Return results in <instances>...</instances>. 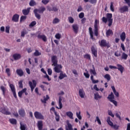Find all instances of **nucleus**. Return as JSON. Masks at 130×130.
Segmentation results:
<instances>
[{
    "instance_id": "obj_6",
    "label": "nucleus",
    "mask_w": 130,
    "mask_h": 130,
    "mask_svg": "<svg viewBox=\"0 0 130 130\" xmlns=\"http://www.w3.org/2000/svg\"><path fill=\"white\" fill-rule=\"evenodd\" d=\"M50 111H52L54 112V114L55 116V119L56 122H59L60 117L59 116V114H58L57 113V112H56V111H55V108L54 107H52L50 109Z\"/></svg>"
},
{
    "instance_id": "obj_26",
    "label": "nucleus",
    "mask_w": 130,
    "mask_h": 130,
    "mask_svg": "<svg viewBox=\"0 0 130 130\" xmlns=\"http://www.w3.org/2000/svg\"><path fill=\"white\" fill-rule=\"evenodd\" d=\"M67 116L69 117L71 119H74V114L71 111L66 112Z\"/></svg>"
},
{
    "instance_id": "obj_15",
    "label": "nucleus",
    "mask_w": 130,
    "mask_h": 130,
    "mask_svg": "<svg viewBox=\"0 0 130 130\" xmlns=\"http://www.w3.org/2000/svg\"><path fill=\"white\" fill-rule=\"evenodd\" d=\"M19 17H20L19 15H18V14H15L13 16L12 18V21L15 22H17L19 20Z\"/></svg>"
},
{
    "instance_id": "obj_1",
    "label": "nucleus",
    "mask_w": 130,
    "mask_h": 130,
    "mask_svg": "<svg viewBox=\"0 0 130 130\" xmlns=\"http://www.w3.org/2000/svg\"><path fill=\"white\" fill-rule=\"evenodd\" d=\"M46 10V8H45V7H41L39 9H35L34 11V12L35 13L36 17L39 20L41 19V16L40 14L43 13ZM38 12L40 14H39Z\"/></svg>"
},
{
    "instance_id": "obj_17",
    "label": "nucleus",
    "mask_w": 130,
    "mask_h": 130,
    "mask_svg": "<svg viewBox=\"0 0 130 130\" xmlns=\"http://www.w3.org/2000/svg\"><path fill=\"white\" fill-rule=\"evenodd\" d=\"M51 60L52 62V66H56L57 64V57L55 55H53L51 57Z\"/></svg>"
},
{
    "instance_id": "obj_42",
    "label": "nucleus",
    "mask_w": 130,
    "mask_h": 130,
    "mask_svg": "<svg viewBox=\"0 0 130 130\" xmlns=\"http://www.w3.org/2000/svg\"><path fill=\"white\" fill-rule=\"evenodd\" d=\"M104 78L107 79L108 82H109L111 80V76H110V75L109 74H106L104 76Z\"/></svg>"
},
{
    "instance_id": "obj_40",
    "label": "nucleus",
    "mask_w": 130,
    "mask_h": 130,
    "mask_svg": "<svg viewBox=\"0 0 130 130\" xmlns=\"http://www.w3.org/2000/svg\"><path fill=\"white\" fill-rule=\"evenodd\" d=\"M83 57L86 59H88V60H90L91 59V56L89 54H86L84 55Z\"/></svg>"
},
{
    "instance_id": "obj_46",
    "label": "nucleus",
    "mask_w": 130,
    "mask_h": 130,
    "mask_svg": "<svg viewBox=\"0 0 130 130\" xmlns=\"http://www.w3.org/2000/svg\"><path fill=\"white\" fill-rule=\"evenodd\" d=\"M6 73L7 74L8 77L11 76V72L10 69L9 68H7L6 69Z\"/></svg>"
},
{
    "instance_id": "obj_43",
    "label": "nucleus",
    "mask_w": 130,
    "mask_h": 130,
    "mask_svg": "<svg viewBox=\"0 0 130 130\" xmlns=\"http://www.w3.org/2000/svg\"><path fill=\"white\" fill-rule=\"evenodd\" d=\"M101 98H102V96H100L98 93L94 94V99L95 100H98L99 99H101Z\"/></svg>"
},
{
    "instance_id": "obj_3",
    "label": "nucleus",
    "mask_w": 130,
    "mask_h": 130,
    "mask_svg": "<svg viewBox=\"0 0 130 130\" xmlns=\"http://www.w3.org/2000/svg\"><path fill=\"white\" fill-rule=\"evenodd\" d=\"M99 44L101 47H107V48H109L111 46L110 43L109 42L107 43V41L104 39H103L101 42H99Z\"/></svg>"
},
{
    "instance_id": "obj_28",
    "label": "nucleus",
    "mask_w": 130,
    "mask_h": 130,
    "mask_svg": "<svg viewBox=\"0 0 130 130\" xmlns=\"http://www.w3.org/2000/svg\"><path fill=\"white\" fill-rule=\"evenodd\" d=\"M9 121L11 124L13 125H16L17 124V120L15 118L10 119Z\"/></svg>"
},
{
    "instance_id": "obj_54",
    "label": "nucleus",
    "mask_w": 130,
    "mask_h": 130,
    "mask_svg": "<svg viewBox=\"0 0 130 130\" xmlns=\"http://www.w3.org/2000/svg\"><path fill=\"white\" fill-rule=\"evenodd\" d=\"M114 55H115V56H117V57H119V56H121V53L119 52L118 51L115 52Z\"/></svg>"
},
{
    "instance_id": "obj_63",
    "label": "nucleus",
    "mask_w": 130,
    "mask_h": 130,
    "mask_svg": "<svg viewBox=\"0 0 130 130\" xmlns=\"http://www.w3.org/2000/svg\"><path fill=\"white\" fill-rule=\"evenodd\" d=\"M42 3L44 5H46L49 3V0H42Z\"/></svg>"
},
{
    "instance_id": "obj_7",
    "label": "nucleus",
    "mask_w": 130,
    "mask_h": 130,
    "mask_svg": "<svg viewBox=\"0 0 130 130\" xmlns=\"http://www.w3.org/2000/svg\"><path fill=\"white\" fill-rule=\"evenodd\" d=\"M53 66L55 67L54 68V71L56 73H62V71H61V69H62V66L61 64H57L56 66Z\"/></svg>"
},
{
    "instance_id": "obj_19",
    "label": "nucleus",
    "mask_w": 130,
    "mask_h": 130,
    "mask_svg": "<svg viewBox=\"0 0 130 130\" xmlns=\"http://www.w3.org/2000/svg\"><path fill=\"white\" fill-rule=\"evenodd\" d=\"M16 73L19 77H22L24 76V72L21 69H18L16 70Z\"/></svg>"
},
{
    "instance_id": "obj_5",
    "label": "nucleus",
    "mask_w": 130,
    "mask_h": 130,
    "mask_svg": "<svg viewBox=\"0 0 130 130\" xmlns=\"http://www.w3.org/2000/svg\"><path fill=\"white\" fill-rule=\"evenodd\" d=\"M28 84H29V87L31 89V92H33L35 88L37 86V81L35 80H32V82L29 81Z\"/></svg>"
},
{
    "instance_id": "obj_51",
    "label": "nucleus",
    "mask_w": 130,
    "mask_h": 130,
    "mask_svg": "<svg viewBox=\"0 0 130 130\" xmlns=\"http://www.w3.org/2000/svg\"><path fill=\"white\" fill-rule=\"evenodd\" d=\"M114 3L113 2H111V5H110V10L112 11H114Z\"/></svg>"
},
{
    "instance_id": "obj_2",
    "label": "nucleus",
    "mask_w": 130,
    "mask_h": 130,
    "mask_svg": "<svg viewBox=\"0 0 130 130\" xmlns=\"http://www.w3.org/2000/svg\"><path fill=\"white\" fill-rule=\"evenodd\" d=\"M117 67H116V66H113L110 65L109 66V68L111 69V70L112 69H115V70H118V71L120 72V73L121 74H122L123 72V70L124 69V67H122V66L120 64H117Z\"/></svg>"
},
{
    "instance_id": "obj_47",
    "label": "nucleus",
    "mask_w": 130,
    "mask_h": 130,
    "mask_svg": "<svg viewBox=\"0 0 130 130\" xmlns=\"http://www.w3.org/2000/svg\"><path fill=\"white\" fill-rule=\"evenodd\" d=\"M27 18V16H21L20 17V21L22 22L24 20H25Z\"/></svg>"
},
{
    "instance_id": "obj_35",
    "label": "nucleus",
    "mask_w": 130,
    "mask_h": 130,
    "mask_svg": "<svg viewBox=\"0 0 130 130\" xmlns=\"http://www.w3.org/2000/svg\"><path fill=\"white\" fill-rule=\"evenodd\" d=\"M107 122L108 123V124L112 127L113 126V122L110 120V117H108L107 119Z\"/></svg>"
},
{
    "instance_id": "obj_53",
    "label": "nucleus",
    "mask_w": 130,
    "mask_h": 130,
    "mask_svg": "<svg viewBox=\"0 0 130 130\" xmlns=\"http://www.w3.org/2000/svg\"><path fill=\"white\" fill-rule=\"evenodd\" d=\"M84 16H85V14H84V12H81L79 15V17L80 19L84 18Z\"/></svg>"
},
{
    "instance_id": "obj_24",
    "label": "nucleus",
    "mask_w": 130,
    "mask_h": 130,
    "mask_svg": "<svg viewBox=\"0 0 130 130\" xmlns=\"http://www.w3.org/2000/svg\"><path fill=\"white\" fill-rule=\"evenodd\" d=\"M106 35L108 38L109 37V36H112V35H113V32L111 29H109L106 31Z\"/></svg>"
},
{
    "instance_id": "obj_31",
    "label": "nucleus",
    "mask_w": 130,
    "mask_h": 130,
    "mask_svg": "<svg viewBox=\"0 0 130 130\" xmlns=\"http://www.w3.org/2000/svg\"><path fill=\"white\" fill-rule=\"evenodd\" d=\"M0 88L3 92V95L4 96H6V92L7 91V89L6 88V87L4 86H1Z\"/></svg>"
},
{
    "instance_id": "obj_37",
    "label": "nucleus",
    "mask_w": 130,
    "mask_h": 130,
    "mask_svg": "<svg viewBox=\"0 0 130 130\" xmlns=\"http://www.w3.org/2000/svg\"><path fill=\"white\" fill-rule=\"evenodd\" d=\"M20 129L21 130H26L27 126L26 124H22L21 123H20Z\"/></svg>"
},
{
    "instance_id": "obj_59",
    "label": "nucleus",
    "mask_w": 130,
    "mask_h": 130,
    "mask_svg": "<svg viewBox=\"0 0 130 130\" xmlns=\"http://www.w3.org/2000/svg\"><path fill=\"white\" fill-rule=\"evenodd\" d=\"M108 19L107 18H106L105 17H103L102 18V21L105 23H106L108 21Z\"/></svg>"
},
{
    "instance_id": "obj_34",
    "label": "nucleus",
    "mask_w": 130,
    "mask_h": 130,
    "mask_svg": "<svg viewBox=\"0 0 130 130\" xmlns=\"http://www.w3.org/2000/svg\"><path fill=\"white\" fill-rule=\"evenodd\" d=\"M49 100V96L48 95H46V98H45L44 100L41 99V101L42 103L46 104V101Z\"/></svg>"
},
{
    "instance_id": "obj_12",
    "label": "nucleus",
    "mask_w": 130,
    "mask_h": 130,
    "mask_svg": "<svg viewBox=\"0 0 130 130\" xmlns=\"http://www.w3.org/2000/svg\"><path fill=\"white\" fill-rule=\"evenodd\" d=\"M91 50L92 54H93V55H94L95 57H97L98 56L97 48H95L94 46H92L91 47Z\"/></svg>"
},
{
    "instance_id": "obj_22",
    "label": "nucleus",
    "mask_w": 130,
    "mask_h": 130,
    "mask_svg": "<svg viewBox=\"0 0 130 130\" xmlns=\"http://www.w3.org/2000/svg\"><path fill=\"white\" fill-rule=\"evenodd\" d=\"M120 39L122 42H124L126 38V34L124 31L122 32L120 36Z\"/></svg>"
},
{
    "instance_id": "obj_45",
    "label": "nucleus",
    "mask_w": 130,
    "mask_h": 130,
    "mask_svg": "<svg viewBox=\"0 0 130 130\" xmlns=\"http://www.w3.org/2000/svg\"><path fill=\"white\" fill-rule=\"evenodd\" d=\"M76 115L77 118L79 119V120H82V116H81V112L79 111V112H76Z\"/></svg>"
},
{
    "instance_id": "obj_30",
    "label": "nucleus",
    "mask_w": 130,
    "mask_h": 130,
    "mask_svg": "<svg viewBox=\"0 0 130 130\" xmlns=\"http://www.w3.org/2000/svg\"><path fill=\"white\" fill-rule=\"evenodd\" d=\"M26 34H28V31L26 29H23L21 31V37H23V38H24Z\"/></svg>"
},
{
    "instance_id": "obj_52",
    "label": "nucleus",
    "mask_w": 130,
    "mask_h": 130,
    "mask_svg": "<svg viewBox=\"0 0 130 130\" xmlns=\"http://www.w3.org/2000/svg\"><path fill=\"white\" fill-rule=\"evenodd\" d=\"M112 127H113L115 130H118V128L119 127V125L117 124H113Z\"/></svg>"
},
{
    "instance_id": "obj_41",
    "label": "nucleus",
    "mask_w": 130,
    "mask_h": 130,
    "mask_svg": "<svg viewBox=\"0 0 130 130\" xmlns=\"http://www.w3.org/2000/svg\"><path fill=\"white\" fill-rule=\"evenodd\" d=\"M42 53L39 52L38 50H36L35 52L34 53L35 56H39V55H41Z\"/></svg>"
},
{
    "instance_id": "obj_10",
    "label": "nucleus",
    "mask_w": 130,
    "mask_h": 130,
    "mask_svg": "<svg viewBox=\"0 0 130 130\" xmlns=\"http://www.w3.org/2000/svg\"><path fill=\"white\" fill-rule=\"evenodd\" d=\"M94 33L95 36L96 37L98 36V20L96 19L95 20L94 24Z\"/></svg>"
},
{
    "instance_id": "obj_33",
    "label": "nucleus",
    "mask_w": 130,
    "mask_h": 130,
    "mask_svg": "<svg viewBox=\"0 0 130 130\" xmlns=\"http://www.w3.org/2000/svg\"><path fill=\"white\" fill-rule=\"evenodd\" d=\"M107 99L109 101H111L112 100H113L114 99V95L113 93V92H111L110 94L109 95Z\"/></svg>"
},
{
    "instance_id": "obj_44",
    "label": "nucleus",
    "mask_w": 130,
    "mask_h": 130,
    "mask_svg": "<svg viewBox=\"0 0 130 130\" xmlns=\"http://www.w3.org/2000/svg\"><path fill=\"white\" fill-rule=\"evenodd\" d=\"M23 80H20V81L18 82V85H19V87L20 88H23Z\"/></svg>"
},
{
    "instance_id": "obj_9",
    "label": "nucleus",
    "mask_w": 130,
    "mask_h": 130,
    "mask_svg": "<svg viewBox=\"0 0 130 130\" xmlns=\"http://www.w3.org/2000/svg\"><path fill=\"white\" fill-rule=\"evenodd\" d=\"M10 87L11 88L12 92L13 93L14 98L17 99V94H16V88H15V85H13V84H11L10 85Z\"/></svg>"
},
{
    "instance_id": "obj_49",
    "label": "nucleus",
    "mask_w": 130,
    "mask_h": 130,
    "mask_svg": "<svg viewBox=\"0 0 130 130\" xmlns=\"http://www.w3.org/2000/svg\"><path fill=\"white\" fill-rule=\"evenodd\" d=\"M58 22H59V19H58L57 18H54L53 20V24L57 23Z\"/></svg>"
},
{
    "instance_id": "obj_39",
    "label": "nucleus",
    "mask_w": 130,
    "mask_h": 130,
    "mask_svg": "<svg viewBox=\"0 0 130 130\" xmlns=\"http://www.w3.org/2000/svg\"><path fill=\"white\" fill-rule=\"evenodd\" d=\"M29 6L31 7L35 6L37 5L36 2L35 1V0H31L29 4Z\"/></svg>"
},
{
    "instance_id": "obj_16",
    "label": "nucleus",
    "mask_w": 130,
    "mask_h": 130,
    "mask_svg": "<svg viewBox=\"0 0 130 130\" xmlns=\"http://www.w3.org/2000/svg\"><path fill=\"white\" fill-rule=\"evenodd\" d=\"M37 37L38 39H42L44 42H46L47 41V38H46V36L44 35H41V34H39L37 36Z\"/></svg>"
},
{
    "instance_id": "obj_18",
    "label": "nucleus",
    "mask_w": 130,
    "mask_h": 130,
    "mask_svg": "<svg viewBox=\"0 0 130 130\" xmlns=\"http://www.w3.org/2000/svg\"><path fill=\"white\" fill-rule=\"evenodd\" d=\"M43 121L42 120H39L38 121L37 126L39 130H42L43 129Z\"/></svg>"
},
{
    "instance_id": "obj_62",
    "label": "nucleus",
    "mask_w": 130,
    "mask_h": 130,
    "mask_svg": "<svg viewBox=\"0 0 130 130\" xmlns=\"http://www.w3.org/2000/svg\"><path fill=\"white\" fill-rule=\"evenodd\" d=\"M58 11V8L57 7H53L52 8V11L57 12Z\"/></svg>"
},
{
    "instance_id": "obj_36",
    "label": "nucleus",
    "mask_w": 130,
    "mask_h": 130,
    "mask_svg": "<svg viewBox=\"0 0 130 130\" xmlns=\"http://www.w3.org/2000/svg\"><path fill=\"white\" fill-rule=\"evenodd\" d=\"M128 57V55L124 52H123L121 55V59H124L126 60Z\"/></svg>"
},
{
    "instance_id": "obj_57",
    "label": "nucleus",
    "mask_w": 130,
    "mask_h": 130,
    "mask_svg": "<svg viewBox=\"0 0 130 130\" xmlns=\"http://www.w3.org/2000/svg\"><path fill=\"white\" fill-rule=\"evenodd\" d=\"M108 22H109V24H108L109 26H111L112 24V22H113V19H108Z\"/></svg>"
},
{
    "instance_id": "obj_14",
    "label": "nucleus",
    "mask_w": 130,
    "mask_h": 130,
    "mask_svg": "<svg viewBox=\"0 0 130 130\" xmlns=\"http://www.w3.org/2000/svg\"><path fill=\"white\" fill-rule=\"evenodd\" d=\"M119 10L121 13H123L125 12H128L129 11L128 7L127 6H124L121 7L119 9Z\"/></svg>"
},
{
    "instance_id": "obj_38",
    "label": "nucleus",
    "mask_w": 130,
    "mask_h": 130,
    "mask_svg": "<svg viewBox=\"0 0 130 130\" xmlns=\"http://www.w3.org/2000/svg\"><path fill=\"white\" fill-rule=\"evenodd\" d=\"M67 125H68V130H73V126L72 125V124L70 123L69 122V121H67Z\"/></svg>"
},
{
    "instance_id": "obj_61",
    "label": "nucleus",
    "mask_w": 130,
    "mask_h": 130,
    "mask_svg": "<svg viewBox=\"0 0 130 130\" xmlns=\"http://www.w3.org/2000/svg\"><path fill=\"white\" fill-rule=\"evenodd\" d=\"M84 76L86 78H89L90 75L88 74V72L86 73H84Z\"/></svg>"
},
{
    "instance_id": "obj_56",
    "label": "nucleus",
    "mask_w": 130,
    "mask_h": 130,
    "mask_svg": "<svg viewBox=\"0 0 130 130\" xmlns=\"http://www.w3.org/2000/svg\"><path fill=\"white\" fill-rule=\"evenodd\" d=\"M108 115L111 116L112 118L114 117V115L113 114L111 110L108 111Z\"/></svg>"
},
{
    "instance_id": "obj_50",
    "label": "nucleus",
    "mask_w": 130,
    "mask_h": 130,
    "mask_svg": "<svg viewBox=\"0 0 130 130\" xmlns=\"http://www.w3.org/2000/svg\"><path fill=\"white\" fill-rule=\"evenodd\" d=\"M37 24V22L36 21H33L32 22H31L30 24H29V26L30 27H33L35 25H36Z\"/></svg>"
},
{
    "instance_id": "obj_20",
    "label": "nucleus",
    "mask_w": 130,
    "mask_h": 130,
    "mask_svg": "<svg viewBox=\"0 0 130 130\" xmlns=\"http://www.w3.org/2000/svg\"><path fill=\"white\" fill-rule=\"evenodd\" d=\"M31 8H27L26 9H23L22 10V14L24 15H28L30 11Z\"/></svg>"
},
{
    "instance_id": "obj_25",
    "label": "nucleus",
    "mask_w": 130,
    "mask_h": 130,
    "mask_svg": "<svg viewBox=\"0 0 130 130\" xmlns=\"http://www.w3.org/2000/svg\"><path fill=\"white\" fill-rule=\"evenodd\" d=\"M67 77H68V76L67 75V74H63L62 71V72H60V75L58 77V78L59 80H62L64 78H67Z\"/></svg>"
},
{
    "instance_id": "obj_60",
    "label": "nucleus",
    "mask_w": 130,
    "mask_h": 130,
    "mask_svg": "<svg viewBox=\"0 0 130 130\" xmlns=\"http://www.w3.org/2000/svg\"><path fill=\"white\" fill-rule=\"evenodd\" d=\"M107 17L108 18V20L109 19H112V14H111V13H107Z\"/></svg>"
},
{
    "instance_id": "obj_55",
    "label": "nucleus",
    "mask_w": 130,
    "mask_h": 130,
    "mask_svg": "<svg viewBox=\"0 0 130 130\" xmlns=\"http://www.w3.org/2000/svg\"><path fill=\"white\" fill-rule=\"evenodd\" d=\"M55 37L56 39H60L61 37V35H60V34L58 33L55 35Z\"/></svg>"
},
{
    "instance_id": "obj_64",
    "label": "nucleus",
    "mask_w": 130,
    "mask_h": 130,
    "mask_svg": "<svg viewBox=\"0 0 130 130\" xmlns=\"http://www.w3.org/2000/svg\"><path fill=\"white\" fill-rule=\"evenodd\" d=\"M97 121V122H98L99 125H101L102 123H101V122L100 121V119H99L98 116L96 117V120H95V121Z\"/></svg>"
},
{
    "instance_id": "obj_32",
    "label": "nucleus",
    "mask_w": 130,
    "mask_h": 130,
    "mask_svg": "<svg viewBox=\"0 0 130 130\" xmlns=\"http://www.w3.org/2000/svg\"><path fill=\"white\" fill-rule=\"evenodd\" d=\"M62 101V99H61V97H59V108L56 107V108L58 109H61L62 108V104L61 103V101Z\"/></svg>"
},
{
    "instance_id": "obj_23",
    "label": "nucleus",
    "mask_w": 130,
    "mask_h": 130,
    "mask_svg": "<svg viewBox=\"0 0 130 130\" xmlns=\"http://www.w3.org/2000/svg\"><path fill=\"white\" fill-rule=\"evenodd\" d=\"M79 93L81 98L83 99L85 98V91H84V89H80L79 91Z\"/></svg>"
},
{
    "instance_id": "obj_27",
    "label": "nucleus",
    "mask_w": 130,
    "mask_h": 130,
    "mask_svg": "<svg viewBox=\"0 0 130 130\" xmlns=\"http://www.w3.org/2000/svg\"><path fill=\"white\" fill-rule=\"evenodd\" d=\"M88 30L91 39L92 40H95V39L93 38V32L92 30V28L91 27H89Z\"/></svg>"
},
{
    "instance_id": "obj_21",
    "label": "nucleus",
    "mask_w": 130,
    "mask_h": 130,
    "mask_svg": "<svg viewBox=\"0 0 130 130\" xmlns=\"http://www.w3.org/2000/svg\"><path fill=\"white\" fill-rule=\"evenodd\" d=\"M13 57L15 60H18L21 57V55L20 54L15 53L13 55Z\"/></svg>"
},
{
    "instance_id": "obj_58",
    "label": "nucleus",
    "mask_w": 130,
    "mask_h": 130,
    "mask_svg": "<svg viewBox=\"0 0 130 130\" xmlns=\"http://www.w3.org/2000/svg\"><path fill=\"white\" fill-rule=\"evenodd\" d=\"M89 2L91 4L95 5L96 3H97V0H89Z\"/></svg>"
},
{
    "instance_id": "obj_4",
    "label": "nucleus",
    "mask_w": 130,
    "mask_h": 130,
    "mask_svg": "<svg viewBox=\"0 0 130 130\" xmlns=\"http://www.w3.org/2000/svg\"><path fill=\"white\" fill-rule=\"evenodd\" d=\"M1 112L5 115H11V113L9 111V109L7 107L1 108Z\"/></svg>"
},
{
    "instance_id": "obj_13",
    "label": "nucleus",
    "mask_w": 130,
    "mask_h": 130,
    "mask_svg": "<svg viewBox=\"0 0 130 130\" xmlns=\"http://www.w3.org/2000/svg\"><path fill=\"white\" fill-rule=\"evenodd\" d=\"M72 29L75 34H78L79 32V25L77 24L72 25Z\"/></svg>"
},
{
    "instance_id": "obj_29",
    "label": "nucleus",
    "mask_w": 130,
    "mask_h": 130,
    "mask_svg": "<svg viewBox=\"0 0 130 130\" xmlns=\"http://www.w3.org/2000/svg\"><path fill=\"white\" fill-rule=\"evenodd\" d=\"M93 69H90L89 72L91 75H93L94 76L96 75V73L94 68V66H92Z\"/></svg>"
},
{
    "instance_id": "obj_48",
    "label": "nucleus",
    "mask_w": 130,
    "mask_h": 130,
    "mask_svg": "<svg viewBox=\"0 0 130 130\" xmlns=\"http://www.w3.org/2000/svg\"><path fill=\"white\" fill-rule=\"evenodd\" d=\"M68 20H69V22L71 23H73L75 21V20L72 17H69Z\"/></svg>"
},
{
    "instance_id": "obj_8",
    "label": "nucleus",
    "mask_w": 130,
    "mask_h": 130,
    "mask_svg": "<svg viewBox=\"0 0 130 130\" xmlns=\"http://www.w3.org/2000/svg\"><path fill=\"white\" fill-rule=\"evenodd\" d=\"M34 116H35V117L37 119H40V120L44 119V116L42 115V113L40 112L36 111L34 113Z\"/></svg>"
},
{
    "instance_id": "obj_11",
    "label": "nucleus",
    "mask_w": 130,
    "mask_h": 130,
    "mask_svg": "<svg viewBox=\"0 0 130 130\" xmlns=\"http://www.w3.org/2000/svg\"><path fill=\"white\" fill-rule=\"evenodd\" d=\"M18 113L20 117L24 118L26 116V112L24 109L21 108L18 110Z\"/></svg>"
}]
</instances>
